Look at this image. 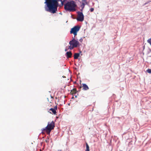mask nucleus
<instances>
[{
  "label": "nucleus",
  "mask_w": 151,
  "mask_h": 151,
  "mask_svg": "<svg viewBox=\"0 0 151 151\" xmlns=\"http://www.w3.org/2000/svg\"><path fill=\"white\" fill-rule=\"evenodd\" d=\"M44 3L46 4L45 7L46 11L51 13L54 14L56 12L57 10L58 6V1H61L62 5H63L64 0H45Z\"/></svg>",
  "instance_id": "1"
},
{
  "label": "nucleus",
  "mask_w": 151,
  "mask_h": 151,
  "mask_svg": "<svg viewBox=\"0 0 151 151\" xmlns=\"http://www.w3.org/2000/svg\"><path fill=\"white\" fill-rule=\"evenodd\" d=\"M76 5L73 1L68 2L65 5L64 9L65 10L70 11H74L76 10L75 8Z\"/></svg>",
  "instance_id": "2"
},
{
  "label": "nucleus",
  "mask_w": 151,
  "mask_h": 151,
  "mask_svg": "<svg viewBox=\"0 0 151 151\" xmlns=\"http://www.w3.org/2000/svg\"><path fill=\"white\" fill-rule=\"evenodd\" d=\"M55 127V123L52 121L51 123L48 122L47 126L45 128L42 129V131H45L47 134H49L52 130L54 129Z\"/></svg>",
  "instance_id": "3"
},
{
  "label": "nucleus",
  "mask_w": 151,
  "mask_h": 151,
  "mask_svg": "<svg viewBox=\"0 0 151 151\" xmlns=\"http://www.w3.org/2000/svg\"><path fill=\"white\" fill-rule=\"evenodd\" d=\"M79 43L78 41L75 39L74 37H73L72 39L69 42L70 46H68V49L71 50L74 47H77Z\"/></svg>",
  "instance_id": "4"
},
{
  "label": "nucleus",
  "mask_w": 151,
  "mask_h": 151,
  "mask_svg": "<svg viewBox=\"0 0 151 151\" xmlns=\"http://www.w3.org/2000/svg\"><path fill=\"white\" fill-rule=\"evenodd\" d=\"M80 28V27L78 25L74 26L71 29L70 32V33L73 34L75 37V36L77 35V33L79 31Z\"/></svg>",
  "instance_id": "5"
},
{
  "label": "nucleus",
  "mask_w": 151,
  "mask_h": 151,
  "mask_svg": "<svg viewBox=\"0 0 151 151\" xmlns=\"http://www.w3.org/2000/svg\"><path fill=\"white\" fill-rule=\"evenodd\" d=\"M77 20L78 21L82 22L84 20V16L82 12H78Z\"/></svg>",
  "instance_id": "6"
},
{
  "label": "nucleus",
  "mask_w": 151,
  "mask_h": 151,
  "mask_svg": "<svg viewBox=\"0 0 151 151\" xmlns=\"http://www.w3.org/2000/svg\"><path fill=\"white\" fill-rule=\"evenodd\" d=\"M57 109V107L55 106L54 108H51L49 109L50 111H51L52 112H50L51 114H54L56 113V110Z\"/></svg>",
  "instance_id": "7"
},
{
  "label": "nucleus",
  "mask_w": 151,
  "mask_h": 151,
  "mask_svg": "<svg viewBox=\"0 0 151 151\" xmlns=\"http://www.w3.org/2000/svg\"><path fill=\"white\" fill-rule=\"evenodd\" d=\"M82 2L81 7V8H84L85 5L87 4L86 0H82Z\"/></svg>",
  "instance_id": "8"
},
{
  "label": "nucleus",
  "mask_w": 151,
  "mask_h": 151,
  "mask_svg": "<svg viewBox=\"0 0 151 151\" xmlns=\"http://www.w3.org/2000/svg\"><path fill=\"white\" fill-rule=\"evenodd\" d=\"M83 90H87L89 89L88 86L86 84H82Z\"/></svg>",
  "instance_id": "9"
},
{
  "label": "nucleus",
  "mask_w": 151,
  "mask_h": 151,
  "mask_svg": "<svg viewBox=\"0 0 151 151\" xmlns=\"http://www.w3.org/2000/svg\"><path fill=\"white\" fill-rule=\"evenodd\" d=\"M72 53L71 51L67 52L66 53V56L67 58H69L71 57Z\"/></svg>",
  "instance_id": "10"
},
{
  "label": "nucleus",
  "mask_w": 151,
  "mask_h": 151,
  "mask_svg": "<svg viewBox=\"0 0 151 151\" xmlns=\"http://www.w3.org/2000/svg\"><path fill=\"white\" fill-rule=\"evenodd\" d=\"M80 54L79 53H75L74 54V59H77L79 57Z\"/></svg>",
  "instance_id": "11"
},
{
  "label": "nucleus",
  "mask_w": 151,
  "mask_h": 151,
  "mask_svg": "<svg viewBox=\"0 0 151 151\" xmlns=\"http://www.w3.org/2000/svg\"><path fill=\"white\" fill-rule=\"evenodd\" d=\"M77 92L76 90V88H74L71 91L70 93L72 94H75Z\"/></svg>",
  "instance_id": "12"
},
{
  "label": "nucleus",
  "mask_w": 151,
  "mask_h": 151,
  "mask_svg": "<svg viewBox=\"0 0 151 151\" xmlns=\"http://www.w3.org/2000/svg\"><path fill=\"white\" fill-rule=\"evenodd\" d=\"M86 149L85 151H89V147L87 143L86 144Z\"/></svg>",
  "instance_id": "13"
},
{
  "label": "nucleus",
  "mask_w": 151,
  "mask_h": 151,
  "mask_svg": "<svg viewBox=\"0 0 151 151\" xmlns=\"http://www.w3.org/2000/svg\"><path fill=\"white\" fill-rule=\"evenodd\" d=\"M147 42L151 45V38L147 40Z\"/></svg>",
  "instance_id": "14"
},
{
  "label": "nucleus",
  "mask_w": 151,
  "mask_h": 151,
  "mask_svg": "<svg viewBox=\"0 0 151 151\" xmlns=\"http://www.w3.org/2000/svg\"><path fill=\"white\" fill-rule=\"evenodd\" d=\"M147 72L148 73H151V69H148L146 70Z\"/></svg>",
  "instance_id": "15"
},
{
  "label": "nucleus",
  "mask_w": 151,
  "mask_h": 151,
  "mask_svg": "<svg viewBox=\"0 0 151 151\" xmlns=\"http://www.w3.org/2000/svg\"><path fill=\"white\" fill-rule=\"evenodd\" d=\"M94 8H91V9H90V12H93V11H94Z\"/></svg>",
  "instance_id": "16"
},
{
  "label": "nucleus",
  "mask_w": 151,
  "mask_h": 151,
  "mask_svg": "<svg viewBox=\"0 0 151 151\" xmlns=\"http://www.w3.org/2000/svg\"><path fill=\"white\" fill-rule=\"evenodd\" d=\"M84 8H81V10L82 12L83 11V10Z\"/></svg>",
  "instance_id": "17"
},
{
  "label": "nucleus",
  "mask_w": 151,
  "mask_h": 151,
  "mask_svg": "<svg viewBox=\"0 0 151 151\" xmlns=\"http://www.w3.org/2000/svg\"><path fill=\"white\" fill-rule=\"evenodd\" d=\"M58 151H62L61 150H58Z\"/></svg>",
  "instance_id": "18"
},
{
  "label": "nucleus",
  "mask_w": 151,
  "mask_h": 151,
  "mask_svg": "<svg viewBox=\"0 0 151 151\" xmlns=\"http://www.w3.org/2000/svg\"><path fill=\"white\" fill-rule=\"evenodd\" d=\"M65 51H66L67 50V49H65Z\"/></svg>",
  "instance_id": "19"
}]
</instances>
